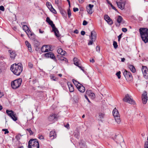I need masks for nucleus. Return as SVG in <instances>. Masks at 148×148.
Instances as JSON below:
<instances>
[{"instance_id": "nucleus-1", "label": "nucleus", "mask_w": 148, "mask_h": 148, "mask_svg": "<svg viewBox=\"0 0 148 148\" xmlns=\"http://www.w3.org/2000/svg\"><path fill=\"white\" fill-rule=\"evenodd\" d=\"M10 70L14 74L18 76L23 71L22 65L21 63L14 64L11 65Z\"/></svg>"}, {"instance_id": "nucleus-2", "label": "nucleus", "mask_w": 148, "mask_h": 148, "mask_svg": "<svg viewBox=\"0 0 148 148\" xmlns=\"http://www.w3.org/2000/svg\"><path fill=\"white\" fill-rule=\"evenodd\" d=\"M141 37L145 43L148 42V29L140 28L139 29Z\"/></svg>"}, {"instance_id": "nucleus-3", "label": "nucleus", "mask_w": 148, "mask_h": 148, "mask_svg": "<svg viewBox=\"0 0 148 148\" xmlns=\"http://www.w3.org/2000/svg\"><path fill=\"white\" fill-rule=\"evenodd\" d=\"M46 21L52 27V32H54L55 35L57 37L59 38L60 37V35L59 33L58 29L55 26V25L53 23V21L50 19L49 17H47V18Z\"/></svg>"}, {"instance_id": "nucleus-4", "label": "nucleus", "mask_w": 148, "mask_h": 148, "mask_svg": "<svg viewBox=\"0 0 148 148\" xmlns=\"http://www.w3.org/2000/svg\"><path fill=\"white\" fill-rule=\"evenodd\" d=\"M29 148H39V145L36 139H31L28 142Z\"/></svg>"}, {"instance_id": "nucleus-5", "label": "nucleus", "mask_w": 148, "mask_h": 148, "mask_svg": "<svg viewBox=\"0 0 148 148\" xmlns=\"http://www.w3.org/2000/svg\"><path fill=\"white\" fill-rule=\"evenodd\" d=\"M22 81V79L21 78L16 79L12 81L11 83V85L12 88L16 89L19 87L21 84Z\"/></svg>"}, {"instance_id": "nucleus-6", "label": "nucleus", "mask_w": 148, "mask_h": 148, "mask_svg": "<svg viewBox=\"0 0 148 148\" xmlns=\"http://www.w3.org/2000/svg\"><path fill=\"white\" fill-rule=\"evenodd\" d=\"M113 115L114 117L116 123L119 124L121 122L120 115L118 110L116 108L113 110L112 111Z\"/></svg>"}, {"instance_id": "nucleus-7", "label": "nucleus", "mask_w": 148, "mask_h": 148, "mask_svg": "<svg viewBox=\"0 0 148 148\" xmlns=\"http://www.w3.org/2000/svg\"><path fill=\"white\" fill-rule=\"evenodd\" d=\"M123 101L131 104H135V101L133 100L132 96L129 95L128 94L125 95V97L123 99Z\"/></svg>"}, {"instance_id": "nucleus-8", "label": "nucleus", "mask_w": 148, "mask_h": 148, "mask_svg": "<svg viewBox=\"0 0 148 148\" xmlns=\"http://www.w3.org/2000/svg\"><path fill=\"white\" fill-rule=\"evenodd\" d=\"M89 37L91 40H89L88 43V45H92L93 42L97 38V34L96 32L94 31H92L91 32V35L89 36Z\"/></svg>"}, {"instance_id": "nucleus-9", "label": "nucleus", "mask_w": 148, "mask_h": 148, "mask_svg": "<svg viewBox=\"0 0 148 148\" xmlns=\"http://www.w3.org/2000/svg\"><path fill=\"white\" fill-rule=\"evenodd\" d=\"M6 112L8 116L14 121H16L17 120V117L16 114H14V112L12 110H6Z\"/></svg>"}, {"instance_id": "nucleus-10", "label": "nucleus", "mask_w": 148, "mask_h": 148, "mask_svg": "<svg viewBox=\"0 0 148 148\" xmlns=\"http://www.w3.org/2000/svg\"><path fill=\"white\" fill-rule=\"evenodd\" d=\"M116 3L119 8L123 10L124 8L125 1L124 0H117Z\"/></svg>"}, {"instance_id": "nucleus-11", "label": "nucleus", "mask_w": 148, "mask_h": 148, "mask_svg": "<svg viewBox=\"0 0 148 148\" xmlns=\"http://www.w3.org/2000/svg\"><path fill=\"white\" fill-rule=\"evenodd\" d=\"M142 71L143 76L145 79L148 78V69L146 66H143Z\"/></svg>"}, {"instance_id": "nucleus-12", "label": "nucleus", "mask_w": 148, "mask_h": 148, "mask_svg": "<svg viewBox=\"0 0 148 148\" xmlns=\"http://www.w3.org/2000/svg\"><path fill=\"white\" fill-rule=\"evenodd\" d=\"M123 75L126 79H128L130 80L132 79V76L131 73L129 71L125 70L123 72Z\"/></svg>"}, {"instance_id": "nucleus-13", "label": "nucleus", "mask_w": 148, "mask_h": 148, "mask_svg": "<svg viewBox=\"0 0 148 148\" xmlns=\"http://www.w3.org/2000/svg\"><path fill=\"white\" fill-rule=\"evenodd\" d=\"M58 118L57 115L55 114H52L48 117L49 121L52 123L54 122Z\"/></svg>"}, {"instance_id": "nucleus-14", "label": "nucleus", "mask_w": 148, "mask_h": 148, "mask_svg": "<svg viewBox=\"0 0 148 148\" xmlns=\"http://www.w3.org/2000/svg\"><path fill=\"white\" fill-rule=\"evenodd\" d=\"M142 98L143 104H145L148 100L147 92L146 91H144L142 95Z\"/></svg>"}, {"instance_id": "nucleus-15", "label": "nucleus", "mask_w": 148, "mask_h": 148, "mask_svg": "<svg viewBox=\"0 0 148 148\" xmlns=\"http://www.w3.org/2000/svg\"><path fill=\"white\" fill-rule=\"evenodd\" d=\"M93 7L94 5L91 4H89L88 6L86 7V11L89 14H91L93 13V11L92 10V8Z\"/></svg>"}, {"instance_id": "nucleus-16", "label": "nucleus", "mask_w": 148, "mask_h": 148, "mask_svg": "<svg viewBox=\"0 0 148 148\" xmlns=\"http://www.w3.org/2000/svg\"><path fill=\"white\" fill-rule=\"evenodd\" d=\"M45 56L46 58H50L55 60L56 58L53 53L51 52H49L45 54Z\"/></svg>"}, {"instance_id": "nucleus-17", "label": "nucleus", "mask_w": 148, "mask_h": 148, "mask_svg": "<svg viewBox=\"0 0 148 148\" xmlns=\"http://www.w3.org/2000/svg\"><path fill=\"white\" fill-rule=\"evenodd\" d=\"M86 95L90 97L92 99H93L95 97V95L91 90H87L86 91Z\"/></svg>"}, {"instance_id": "nucleus-18", "label": "nucleus", "mask_w": 148, "mask_h": 148, "mask_svg": "<svg viewBox=\"0 0 148 148\" xmlns=\"http://www.w3.org/2000/svg\"><path fill=\"white\" fill-rule=\"evenodd\" d=\"M42 52H47L50 50L49 46L47 45H44L42 46L41 49Z\"/></svg>"}, {"instance_id": "nucleus-19", "label": "nucleus", "mask_w": 148, "mask_h": 148, "mask_svg": "<svg viewBox=\"0 0 148 148\" xmlns=\"http://www.w3.org/2000/svg\"><path fill=\"white\" fill-rule=\"evenodd\" d=\"M104 19L110 25H111L113 24V22L111 19L107 15H105L104 16Z\"/></svg>"}, {"instance_id": "nucleus-20", "label": "nucleus", "mask_w": 148, "mask_h": 148, "mask_svg": "<svg viewBox=\"0 0 148 148\" xmlns=\"http://www.w3.org/2000/svg\"><path fill=\"white\" fill-rule=\"evenodd\" d=\"M27 34L29 38L32 40H34L35 38V36L33 32L31 31H29V32H27Z\"/></svg>"}, {"instance_id": "nucleus-21", "label": "nucleus", "mask_w": 148, "mask_h": 148, "mask_svg": "<svg viewBox=\"0 0 148 148\" xmlns=\"http://www.w3.org/2000/svg\"><path fill=\"white\" fill-rule=\"evenodd\" d=\"M56 134L55 131H51L49 134V137L51 140H52L56 138Z\"/></svg>"}, {"instance_id": "nucleus-22", "label": "nucleus", "mask_w": 148, "mask_h": 148, "mask_svg": "<svg viewBox=\"0 0 148 148\" xmlns=\"http://www.w3.org/2000/svg\"><path fill=\"white\" fill-rule=\"evenodd\" d=\"M77 86V88L78 90L81 92L83 93L85 90V87L81 84H80L79 86Z\"/></svg>"}, {"instance_id": "nucleus-23", "label": "nucleus", "mask_w": 148, "mask_h": 148, "mask_svg": "<svg viewBox=\"0 0 148 148\" xmlns=\"http://www.w3.org/2000/svg\"><path fill=\"white\" fill-rule=\"evenodd\" d=\"M67 84L70 92H73L74 90V88L71 83L69 82H67Z\"/></svg>"}, {"instance_id": "nucleus-24", "label": "nucleus", "mask_w": 148, "mask_h": 148, "mask_svg": "<svg viewBox=\"0 0 148 148\" xmlns=\"http://www.w3.org/2000/svg\"><path fill=\"white\" fill-rule=\"evenodd\" d=\"M79 145L81 148H87L86 143L84 141H81L79 143Z\"/></svg>"}, {"instance_id": "nucleus-25", "label": "nucleus", "mask_w": 148, "mask_h": 148, "mask_svg": "<svg viewBox=\"0 0 148 148\" xmlns=\"http://www.w3.org/2000/svg\"><path fill=\"white\" fill-rule=\"evenodd\" d=\"M25 44L27 47L28 49L30 52L32 51L31 46L29 42L27 41H26L25 42Z\"/></svg>"}, {"instance_id": "nucleus-26", "label": "nucleus", "mask_w": 148, "mask_h": 148, "mask_svg": "<svg viewBox=\"0 0 148 148\" xmlns=\"http://www.w3.org/2000/svg\"><path fill=\"white\" fill-rule=\"evenodd\" d=\"M8 51L9 53L10 54V56L11 58L14 59L16 56V54L15 52L12 51L11 50H9Z\"/></svg>"}, {"instance_id": "nucleus-27", "label": "nucleus", "mask_w": 148, "mask_h": 148, "mask_svg": "<svg viewBox=\"0 0 148 148\" xmlns=\"http://www.w3.org/2000/svg\"><path fill=\"white\" fill-rule=\"evenodd\" d=\"M128 67L130 70L133 73H135L136 72V69L134 66L132 65H128Z\"/></svg>"}, {"instance_id": "nucleus-28", "label": "nucleus", "mask_w": 148, "mask_h": 148, "mask_svg": "<svg viewBox=\"0 0 148 148\" xmlns=\"http://www.w3.org/2000/svg\"><path fill=\"white\" fill-rule=\"evenodd\" d=\"M117 21L119 24L122 23V22L123 23H124V22H123V18L122 17L120 16H118V18L117 19ZM119 25L120 24H119Z\"/></svg>"}, {"instance_id": "nucleus-29", "label": "nucleus", "mask_w": 148, "mask_h": 148, "mask_svg": "<svg viewBox=\"0 0 148 148\" xmlns=\"http://www.w3.org/2000/svg\"><path fill=\"white\" fill-rule=\"evenodd\" d=\"M58 59L59 60L62 61H64L65 62L67 61V60L66 58L61 56H58Z\"/></svg>"}, {"instance_id": "nucleus-30", "label": "nucleus", "mask_w": 148, "mask_h": 148, "mask_svg": "<svg viewBox=\"0 0 148 148\" xmlns=\"http://www.w3.org/2000/svg\"><path fill=\"white\" fill-rule=\"evenodd\" d=\"M22 28H23V30L26 32L27 34V32H29V31H30V29H29L28 27L26 25H23L22 26Z\"/></svg>"}, {"instance_id": "nucleus-31", "label": "nucleus", "mask_w": 148, "mask_h": 148, "mask_svg": "<svg viewBox=\"0 0 148 148\" xmlns=\"http://www.w3.org/2000/svg\"><path fill=\"white\" fill-rule=\"evenodd\" d=\"M74 62V64L78 66L79 65L78 62V60L77 58H74L73 59Z\"/></svg>"}, {"instance_id": "nucleus-32", "label": "nucleus", "mask_w": 148, "mask_h": 148, "mask_svg": "<svg viewBox=\"0 0 148 148\" xmlns=\"http://www.w3.org/2000/svg\"><path fill=\"white\" fill-rule=\"evenodd\" d=\"M74 136L77 139H79V133L78 131L75 132L74 134Z\"/></svg>"}, {"instance_id": "nucleus-33", "label": "nucleus", "mask_w": 148, "mask_h": 148, "mask_svg": "<svg viewBox=\"0 0 148 148\" xmlns=\"http://www.w3.org/2000/svg\"><path fill=\"white\" fill-rule=\"evenodd\" d=\"M73 83L76 86L77 88V86H79L80 85V84L77 81H76L75 80L73 79Z\"/></svg>"}, {"instance_id": "nucleus-34", "label": "nucleus", "mask_w": 148, "mask_h": 148, "mask_svg": "<svg viewBox=\"0 0 148 148\" xmlns=\"http://www.w3.org/2000/svg\"><path fill=\"white\" fill-rule=\"evenodd\" d=\"M46 5L49 9L53 7L51 3L49 2H47L46 3Z\"/></svg>"}, {"instance_id": "nucleus-35", "label": "nucleus", "mask_w": 148, "mask_h": 148, "mask_svg": "<svg viewBox=\"0 0 148 148\" xmlns=\"http://www.w3.org/2000/svg\"><path fill=\"white\" fill-rule=\"evenodd\" d=\"M113 45L114 46V47L116 49L118 47V45L117 44V43L115 41H114L113 42Z\"/></svg>"}, {"instance_id": "nucleus-36", "label": "nucleus", "mask_w": 148, "mask_h": 148, "mask_svg": "<svg viewBox=\"0 0 148 148\" xmlns=\"http://www.w3.org/2000/svg\"><path fill=\"white\" fill-rule=\"evenodd\" d=\"M121 72L120 71H119L117 72L116 74V75L117 76L119 79H120L121 78Z\"/></svg>"}, {"instance_id": "nucleus-37", "label": "nucleus", "mask_w": 148, "mask_h": 148, "mask_svg": "<svg viewBox=\"0 0 148 148\" xmlns=\"http://www.w3.org/2000/svg\"><path fill=\"white\" fill-rule=\"evenodd\" d=\"M104 115V114L102 113H99V117L100 119L103 118Z\"/></svg>"}, {"instance_id": "nucleus-38", "label": "nucleus", "mask_w": 148, "mask_h": 148, "mask_svg": "<svg viewBox=\"0 0 148 148\" xmlns=\"http://www.w3.org/2000/svg\"><path fill=\"white\" fill-rule=\"evenodd\" d=\"M67 14L69 18H70L71 16V12L70 8H69L68 10Z\"/></svg>"}, {"instance_id": "nucleus-39", "label": "nucleus", "mask_w": 148, "mask_h": 148, "mask_svg": "<svg viewBox=\"0 0 148 148\" xmlns=\"http://www.w3.org/2000/svg\"><path fill=\"white\" fill-rule=\"evenodd\" d=\"M49 10L51 12H52L54 14H56L57 13L56 11L53 8V7L51 8V9H50Z\"/></svg>"}, {"instance_id": "nucleus-40", "label": "nucleus", "mask_w": 148, "mask_h": 148, "mask_svg": "<svg viewBox=\"0 0 148 148\" xmlns=\"http://www.w3.org/2000/svg\"><path fill=\"white\" fill-rule=\"evenodd\" d=\"M26 130L28 131L30 135H33V132L31 130L30 128L27 129Z\"/></svg>"}, {"instance_id": "nucleus-41", "label": "nucleus", "mask_w": 148, "mask_h": 148, "mask_svg": "<svg viewBox=\"0 0 148 148\" xmlns=\"http://www.w3.org/2000/svg\"><path fill=\"white\" fill-rule=\"evenodd\" d=\"M3 131H5L4 134H6L9 133V131L7 129H3L2 130Z\"/></svg>"}, {"instance_id": "nucleus-42", "label": "nucleus", "mask_w": 148, "mask_h": 148, "mask_svg": "<svg viewBox=\"0 0 148 148\" xmlns=\"http://www.w3.org/2000/svg\"><path fill=\"white\" fill-rule=\"evenodd\" d=\"M34 42L36 43L34 44L35 46L37 47H38L39 45V43L36 40L34 41Z\"/></svg>"}, {"instance_id": "nucleus-43", "label": "nucleus", "mask_w": 148, "mask_h": 148, "mask_svg": "<svg viewBox=\"0 0 148 148\" xmlns=\"http://www.w3.org/2000/svg\"><path fill=\"white\" fill-rule=\"evenodd\" d=\"M28 66L30 68L32 69L33 68V65L31 63L29 62L28 63Z\"/></svg>"}, {"instance_id": "nucleus-44", "label": "nucleus", "mask_w": 148, "mask_h": 148, "mask_svg": "<svg viewBox=\"0 0 148 148\" xmlns=\"http://www.w3.org/2000/svg\"><path fill=\"white\" fill-rule=\"evenodd\" d=\"M51 79L52 80L54 81H57V78L54 76H52L51 77Z\"/></svg>"}, {"instance_id": "nucleus-45", "label": "nucleus", "mask_w": 148, "mask_h": 148, "mask_svg": "<svg viewBox=\"0 0 148 148\" xmlns=\"http://www.w3.org/2000/svg\"><path fill=\"white\" fill-rule=\"evenodd\" d=\"M63 50L61 48L58 49V50L57 52L59 54H60L62 51Z\"/></svg>"}, {"instance_id": "nucleus-46", "label": "nucleus", "mask_w": 148, "mask_h": 148, "mask_svg": "<svg viewBox=\"0 0 148 148\" xmlns=\"http://www.w3.org/2000/svg\"><path fill=\"white\" fill-rule=\"evenodd\" d=\"M122 30L123 32H125L127 31V29L126 28H123L122 29Z\"/></svg>"}, {"instance_id": "nucleus-47", "label": "nucleus", "mask_w": 148, "mask_h": 148, "mask_svg": "<svg viewBox=\"0 0 148 148\" xmlns=\"http://www.w3.org/2000/svg\"><path fill=\"white\" fill-rule=\"evenodd\" d=\"M88 24V22L85 20H84L83 23V25H86Z\"/></svg>"}, {"instance_id": "nucleus-48", "label": "nucleus", "mask_w": 148, "mask_h": 148, "mask_svg": "<svg viewBox=\"0 0 148 148\" xmlns=\"http://www.w3.org/2000/svg\"><path fill=\"white\" fill-rule=\"evenodd\" d=\"M73 10L74 12H76L78 11H79V9L78 8H73Z\"/></svg>"}, {"instance_id": "nucleus-49", "label": "nucleus", "mask_w": 148, "mask_h": 148, "mask_svg": "<svg viewBox=\"0 0 148 148\" xmlns=\"http://www.w3.org/2000/svg\"><path fill=\"white\" fill-rule=\"evenodd\" d=\"M144 147L145 148H148V142H146L144 145Z\"/></svg>"}, {"instance_id": "nucleus-50", "label": "nucleus", "mask_w": 148, "mask_h": 148, "mask_svg": "<svg viewBox=\"0 0 148 148\" xmlns=\"http://www.w3.org/2000/svg\"><path fill=\"white\" fill-rule=\"evenodd\" d=\"M64 126L68 130L70 128L69 125L68 123L65 125H64Z\"/></svg>"}, {"instance_id": "nucleus-51", "label": "nucleus", "mask_w": 148, "mask_h": 148, "mask_svg": "<svg viewBox=\"0 0 148 148\" xmlns=\"http://www.w3.org/2000/svg\"><path fill=\"white\" fill-rule=\"evenodd\" d=\"M66 53V52L65 51L62 50V51L61 52V53L60 54L61 55L60 56H62L64 55V54H65Z\"/></svg>"}, {"instance_id": "nucleus-52", "label": "nucleus", "mask_w": 148, "mask_h": 148, "mask_svg": "<svg viewBox=\"0 0 148 148\" xmlns=\"http://www.w3.org/2000/svg\"><path fill=\"white\" fill-rule=\"evenodd\" d=\"M0 10L2 11L4 10V7L3 6H0Z\"/></svg>"}, {"instance_id": "nucleus-53", "label": "nucleus", "mask_w": 148, "mask_h": 148, "mask_svg": "<svg viewBox=\"0 0 148 148\" xmlns=\"http://www.w3.org/2000/svg\"><path fill=\"white\" fill-rule=\"evenodd\" d=\"M77 66H78L82 70L83 72H84V67H82L81 66L78 65Z\"/></svg>"}, {"instance_id": "nucleus-54", "label": "nucleus", "mask_w": 148, "mask_h": 148, "mask_svg": "<svg viewBox=\"0 0 148 148\" xmlns=\"http://www.w3.org/2000/svg\"><path fill=\"white\" fill-rule=\"evenodd\" d=\"M96 50L97 51L99 52L100 50V47L99 46H97L96 48Z\"/></svg>"}, {"instance_id": "nucleus-55", "label": "nucleus", "mask_w": 148, "mask_h": 148, "mask_svg": "<svg viewBox=\"0 0 148 148\" xmlns=\"http://www.w3.org/2000/svg\"><path fill=\"white\" fill-rule=\"evenodd\" d=\"M38 138H39V139H44V137H43V136H42V135H39Z\"/></svg>"}, {"instance_id": "nucleus-56", "label": "nucleus", "mask_w": 148, "mask_h": 148, "mask_svg": "<svg viewBox=\"0 0 148 148\" xmlns=\"http://www.w3.org/2000/svg\"><path fill=\"white\" fill-rule=\"evenodd\" d=\"M122 34H120V35H119L118 36V41H119L120 39H121V36H122Z\"/></svg>"}, {"instance_id": "nucleus-57", "label": "nucleus", "mask_w": 148, "mask_h": 148, "mask_svg": "<svg viewBox=\"0 0 148 148\" xmlns=\"http://www.w3.org/2000/svg\"><path fill=\"white\" fill-rule=\"evenodd\" d=\"M84 96H85V98L88 100V101L89 103H90V101L89 100V99H88V98L87 96V95H85Z\"/></svg>"}, {"instance_id": "nucleus-58", "label": "nucleus", "mask_w": 148, "mask_h": 148, "mask_svg": "<svg viewBox=\"0 0 148 148\" xmlns=\"http://www.w3.org/2000/svg\"><path fill=\"white\" fill-rule=\"evenodd\" d=\"M81 34L82 35H84L85 34V32L84 31H82L81 32Z\"/></svg>"}, {"instance_id": "nucleus-59", "label": "nucleus", "mask_w": 148, "mask_h": 148, "mask_svg": "<svg viewBox=\"0 0 148 148\" xmlns=\"http://www.w3.org/2000/svg\"><path fill=\"white\" fill-rule=\"evenodd\" d=\"M78 1L80 3H82L84 1V0H78Z\"/></svg>"}, {"instance_id": "nucleus-60", "label": "nucleus", "mask_w": 148, "mask_h": 148, "mask_svg": "<svg viewBox=\"0 0 148 148\" xmlns=\"http://www.w3.org/2000/svg\"><path fill=\"white\" fill-rule=\"evenodd\" d=\"M74 33L77 34L78 33V31L77 29H75L74 31Z\"/></svg>"}, {"instance_id": "nucleus-61", "label": "nucleus", "mask_w": 148, "mask_h": 148, "mask_svg": "<svg viewBox=\"0 0 148 148\" xmlns=\"http://www.w3.org/2000/svg\"><path fill=\"white\" fill-rule=\"evenodd\" d=\"M112 9H114V10H115L116 11H117V10L116 9V8H115V7L113 5V6L111 7Z\"/></svg>"}, {"instance_id": "nucleus-62", "label": "nucleus", "mask_w": 148, "mask_h": 148, "mask_svg": "<svg viewBox=\"0 0 148 148\" xmlns=\"http://www.w3.org/2000/svg\"><path fill=\"white\" fill-rule=\"evenodd\" d=\"M90 62L92 63H94L95 62V61L93 59L90 60Z\"/></svg>"}, {"instance_id": "nucleus-63", "label": "nucleus", "mask_w": 148, "mask_h": 148, "mask_svg": "<svg viewBox=\"0 0 148 148\" xmlns=\"http://www.w3.org/2000/svg\"><path fill=\"white\" fill-rule=\"evenodd\" d=\"M125 60V59L124 58H121V61L122 62H124Z\"/></svg>"}, {"instance_id": "nucleus-64", "label": "nucleus", "mask_w": 148, "mask_h": 148, "mask_svg": "<svg viewBox=\"0 0 148 148\" xmlns=\"http://www.w3.org/2000/svg\"><path fill=\"white\" fill-rule=\"evenodd\" d=\"M55 1L56 4H58V3H59V1H58V0H55Z\"/></svg>"}]
</instances>
